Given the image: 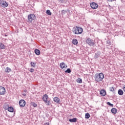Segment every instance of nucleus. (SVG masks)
I'll list each match as a JSON object with an SVG mask.
<instances>
[{"label": "nucleus", "instance_id": "11", "mask_svg": "<svg viewBox=\"0 0 125 125\" xmlns=\"http://www.w3.org/2000/svg\"><path fill=\"white\" fill-rule=\"evenodd\" d=\"M53 101L58 104H60V99L58 97H54Z\"/></svg>", "mask_w": 125, "mask_h": 125}, {"label": "nucleus", "instance_id": "34", "mask_svg": "<svg viewBox=\"0 0 125 125\" xmlns=\"http://www.w3.org/2000/svg\"><path fill=\"white\" fill-rule=\"evenodd\" d=\"M44 125H49V123H45Z\"/></svg>", "mask_w": 125, "mask_h": 125}, {"label": "nucleus", "instance_id": "25", "mask_svg": "<svg viewBox=\"0 0 125 125\" xmlns=\"http://www.w3.org/2000/svg\"><path fill=\"white\" fill-rule=\"evenodd\" d=\"M67 13V11L65 10H63L62 11V15H65Z\"/></svg>", "mask_w": 125, "mask_h": 125}, {"label": "nucleus", "instance_id": "13", "mask_svg": "<svg viewBox=\"0 0 125 125\" xmlns=\"http://www.w3.org/2000/svg\"><path fill=\"white\" fill-rule=\"evenodd\" d=\"M111 112L112 114H117V110L116 108H112L111 109Z\"/></svg>", "mask_w": 125, "mask_h": 125}, {"label": "nucleus", "instance_id": "4", "mask_svg": "<svg viewBox=\"0 0 125 125\" xmlns=\"http://www.w3.org/2000/svg\"><path fill=\"white\" fill-rule=\"evenodd\" d=\"M42 99L44 101V102H45L46 105H49V103H50V101L47 100L48 99V95H47V94H45L43 95Z\"/></svg>", "mask_w": 125, "mask_h": 125}, {"label": "nucleus", "instance_id": "15", "mask_svg": "<svg viewBox=\"0 0 125 125\" xmlns=\"http://www.w3.org/2000/svg\"><path fill=\"white\" fill-rule=\"evenodd\" d=\"M118 93L119 95H124V91L122 89H119L118 91Z\"/></svg>", "mask_w": 125, "mask_h": 125}, {"label": "nucleus", "instance_id": "33", "mask_svg": "<svg viewBox=\"0 0 125 125\" xmlns=\"http://www.w3.org/2000/svg\"><path fill=\"white\" fill-rule=\"evenodd\" d=\"M122 89H123L124 91L125 92V85L123 86Z\"/></svg>", "mask_w": 125, "mask_h": 125}, {"label": "nucleus", "instance_id": "19", "mask_svg": "<svg viewBox=\"0 0 125 125\" xmlns=\"http://www.w3.org/2000/svg\"><path fill=\"white\" fill-rule=\"evenodd\" d=\"M8 111L9 112H11V113H12L14 111V109H13V107L10 106V107H9V108H8Z\"/></svg>", "mask_w": 125, "mask_h": 125}, {"label": "nucleus", "instance_id": "28", "mask_svg": "<svg viewBox=\"0 0 125 125\" xmlns=\"http://www.w3.org/2000/svg\"><path fill=\"white\" fill-rule=\"evenodd\" d=\"M65 72V73H68V74H70V73L71 72V69L68 68Z\"/></svg>", "mask_w": 125, "mask_h": 125}, {"label": "nucleus", "instance_id": "7", "mask_svg": "<svg viewBox=\"0 0 125 125\" xmlns=\"http://www.w3.org/2000/svg\"><path fill=\"white\" fill-rule=\"evenodd\" d=\"M5 94V88L4 87L0 86V95H4Z\"/></svg>", "mask_w": 125, "mask_h": 125}, {"label": "nucleus", "instance_id": "9", "mask_svg": "<svg viewBox=\"0 0 125 125\" xmlns=\"http://www.w3.org/2000/svg\"><path fill=\"white\" fill-rule=\"evenodd\" d=\"M19 105L20 107H25V105H26V102L24 100H21L19 101Z\"/></svg>", "mask_w": 125, "mask_h": 125}, {"label": "nucleus", "instance_id": "5", "mask_svg": "<svg viewBox=\"0 0 125 125\" xmlns=\"http://www.w3.org/2000/svg\"><path fill=\"white\" fill-rule=\"evenodd\" d=\"M86 43H87V44H88V45L90 46H94V44H95L94 41L90 38H88L86 39Z\"/></svg>", "mask_w": 125, "mask_h": 125}, {"label": "nucleus", "instance_id": "37", "mask_svg": "<svg viewBox=\"0 0 125 125\" xmlns=\"http://www.w3.org/2000/svg\"><path fill=\"white\" fill-rule=\"evenodd\" d=\"M22 95H23V96H26V94H23Z\"/></svg>", "mask_w": 125, "mask_h": 125}, {"label": "nucleus", "instance_id": "20", "mask_svg": "<svg viewBox=\"0 0 125 125\" xmlns=\"http://www.w3.org/2000/svg\"><path fill=\"white\" fill-rule=\"evenodd\" d=\"M72 43L73 44H78V40H77V39H73L72 41Z\"/></svg>", "mask_w": 125, "mask_h": 125}, {"label": "nucleus", "instance_id": "1", "mask_svg": "<svg viewBox=\"0 0 125 125\" xmlns=\"http://www.w3.org/2000/svg\"><path fill=\"white\" fill-rule=\"evenodd\" d=\"M94 79L98 83L102 82L104 79V74L103 73H97L94 76Z\"/></svg>", "mask_w": 125, "mask_h": 125}, {"label": "nucleus", "instance_id": "29", "mask_svg": "<svg viewBox=\"0 0 125 125\" xmlns=\"http://www.w3.org/2000/svg\"><path fill=\"white\" fill-rule=\"evenodd\" d=\"M106 104L107 105H109V106H111V107H113V106H114V105L112 104H111L110 102H108L106 103Z\"/></svg>", "mask_w": 125, "mask_h": 125}, {"label": "nucleus", "instance_id": "21", "mask_svg": "<svg viewBox=\"0 0 125 125\" xmlns=\"http://www.w3.org/2000/svg\"><path fill=\"white\" fill-rule=\"evenodd\" d=\"M76 81L78 83H83V80H82V79L81 78H78V79H77Z\"/></svg>", "mask_w": 125, "mask_h": 125}, {"label": "nucleus", "instance_id": "39", "mask_svg": "<svg viewBox=\"0 0 125 125\" xmlns=\"http://www.w3.org/2000/svg\"><path fill=\"white\" fill-rule=\"evenodd\" d=\"M5 37H7V35L6 34H5Z\"/></svg>", "mask_w": 125, "mask_h": 125}, {"label": "nucleus", "instance_id": "26", "mask_svg": "<svg viewBox=\"0 0 125 125\" xmlns=\"http://www.w3.org/2000/svg\"><path fill=\"white\" fill-rule=\"evenodd\" d=\"M31 105L33 106V107H34L35 108H36V107H38V104H37L35 103H32Z\"/></svg>", "mask_w": 125, "mask_h": 125}, {"label": "nucleus", "instance_id": "35", "mask_svg": "<svg viewBox=\"0 0 125 125\" xmlns=\"http://www.w3.org/2000/svg\"><path fill=\"white\" fill-rule=\"evenodd\" d=\"M24 92H28V90L25 89V90H24Z\"/></svg>", "mask_w": 125, "mask_h": 125}, {"label": "nucleus", "instance_id": "38", "mask_svg": "<svg viewBox=\"0 0 125 125\" xmlns=\"http://www.w3.org/2000/svg\"><path fill=\"white\" fill-rule=\"evenodd\" d=\"M61 2H64V1H63V0H60Z\"/></svg>", "mask_w": 125, "mask_h": 125}, {"label": "nucleus", "instance_id": "27", "mask_svg": "<svg viewBox=\"0 0 125 125\" xmlns=\"http://www.w3.org/2000/svg\"><path fill=\"white\" fill-rule=\"evenodd\" d=\"M99 56H100V55H99V54L96 53L94 56V58L95 59H97V58H98V57H99Z\"/></svg>", "mask_w": 125, "mask_h": 125}, {"label": "nucleus", "instance_id": "2", "mask_svg": "<svg viewBox=\"0 0 125 125\" xmlns=\"http://www.w3.org/2000/svg\"><path fill=\"white\" fill-rule=\"evenodd\" d=\"M37 19V17L34 14H30L28 16V22L29 23H32V22H35L36 20Z\"/></svg>", "mask_w": 125, "mask_h": 125}, {"label": "nucleus", "instance_id": "10", "mask_svg": "<svg viewBox=\"0 0 125 125\" xmlns=\"http://www.w3.org/2000/svg\"><path fill=\"white\" fill-rule=\"evenodd\" d=\"M60 67L61 68V69H67V68H68V66L64 62L61 63L60 64Z\"/></svg>", "mask_w": 125, "mask_h": 125}, {"label": "nucleus", "instance_id": "18", "mask_svg": "<svg viewBox=\"0 0 125 125\" xmlns=\"http://www.w3.org/2000/svg\"><path fill=\"white\" fill-rule=\"evenodd\" d=\"M69 121L70 122V123H76V122H77V118L69 119Z\"/></svg>", "mask_w": 125, "mask_h": 125}, {"label": "nucleus", "instance_id": "17", "mask_svg": "<svg viewBox=\"0 0 125 125\" xmlns=\"http://www.w3.org/2000/svg\"><path fill=\"white\" fill-rule=\"evenodd\" d=\"M0 48L1 49H4L5 48V45L2 43H0Z\"/></svg>", "mask_w": 125, "mask_h": 125}, {"label": "nucleus", "instance_id": "12", "mask_svg": "<svg viewBox=\"0 0 125 125\" xmlns=\"http://www.w3.org/2000/svg\"><path fill=\"white\" fill-rule=\"evenodd\" d=\"M100 94L102 96H105V95H106V90L104 89L101 90L100 91Z\"/></svg>", "mask_w": 125, "mask_h": 125}, {"label": "nucleus", "instance_id": "14", "mask_svg": "<svg viewBox=\"0 0 125 125\" xmlns=\"http://www.w3.org/2000/svg\"><path fill=\"white\" fill-rule=\"evenodd\" d=\"M5 72V73H10L11 72V68L8 67H6Z\"/></svg>", "mask_w": 125, "mask_h": 125}, {"label": "nucleus", "instance_id": "22", "mask_svg": "<svg viewBox=\"0 0 125 125\" xmlns=\"http://www.w3.org/2000/svg\"><path fill=\"white\" fill-rule=\"evenodd\" d=\"M90 117V115H89V113H86L85 115V119H89Z\"/></svg>", "mask_w": 125, "mask_h": 125}, {"label": "nucleus", "instance_id": "23", "mask_svg": "<svg viewBox=\"0 0 125 125\" xmlns=\"http://www.w3.org/2000/svg\"><path fill=\"white\" fill-rule=\"evenodd\" d=\"M8 108H9L8 104H5L4 105V109H5V110H8Z\"/></svg>", "mask_w": 125, "mask_h": 125}, {"label": "nucleus", "instance_id": "16", "mask_svg": "<svg viewBox=\"0 0 125 125\" xmlns=\"http://www.w3.org/2000/svg\"><path fill=\"white\" fill-rule=\"evenodd\" d=\"M35 53L36 54V55H40V54H41V51L38 49H36L35 50Z\"/></svg>", "mask_w": 125, "mask_h": 125}, {"label": "nucleus", "instance_id": "6", "mask_svg": "<svg viewBox=\"0 0 125 125\" xmlns=\"http://www.w3.org/2000/svg\"><path fill=\"white\" fill-rule=\"evenodd\" d=\"M0 5L2 7L5 8L8 6V4L6 2V1L0 0Z\"/></svg>", "mask_w": 125, "mask_h": 125}, {"label": "nucleus", "instance_id": "32", "mask_svg": "<svg viewBox=\"0 0 125 125\" xmlns=\"http://www.w3.org/2000/svg\"><path fill=\"white\" fill-rule=\"evenodd\" d=\"M34 71H35V69H34L33 68H31L29 70V72H30V73H33V72H34Z\"/></svg>", "mask_w": 125, "mask_h": 125}, {"label": "nucleus", "instance_id": "8", "mask_svg": "<svg viewBox=\"0 0 125 125\" xmlns=\"http://www.w3.org/2000/svg\"><path fill=\"white\" fill-rule=\"evenodd\" d=\"M90 5L91 8H92L93 9H96V8L98 7V5L97 4V3L94 2L91 3Z\"/></svg>", "mask_w": 125, "mask_h": 125}, {"label": "nucleus", "instance_id": "24", "mask_svg": "<svg viewBox=\"0 0 125 125\" xmlns=\"http://www.w3.org/2000/svg\"><path fill=\"white\" fill-rule=\"evenodd\" d=\"M46 14H47V15H51L52 13L50 12V10H47L46 12Z\"/></svg>", "mask_w": 125, "mask_h": 125}, {"label": "nucleus", "instance_id": "31", "mask_svg": "<svg viewBox=\"0 0 125 125\" xmlns=\"http://www.w3.org/2000/svg\"><path fill=\"white\" fill-rule=\"evenodd\" d=\"M110 91H114L115 90V88L114 87H111L109 88Z\"/></svg>", "mask_w": 125, "mask_h": 125}, {"label": "nucleus", "instance_id": "3", "mask_svg": "<svg viewBox=\"0 0 125 125\" xmlns=\"http://www.w3.org/2000/svg\"><path fill=\"white\" fill-rule=\"evenodd\" d=\"M73 33H74L75 35H80L83 33V29L82 27L76 26L75 30L73 31Z\"/></svg>", "mask_w": 125, "mask_h": 125}, {"label": "nucleus", "instance_id": "30", "mask_svg": "<svg viewBox=\"0 0 125 125\" xmlns=\"http://www.w3.org/2000/svg\"><path fill=\"white\" fill-rule=\"evenodd\" d=\"M31 67H33V68H35V63L33 62H31Z\"/></svg>", "mask_w": 125, "mask_h": 125}, {"label": "nucleus", "instance_id": "36", "mask_svg": "<svg viewBox=\"0 0 125 125\" xmlns=\"http://www.w3.org/2000/svg\"><path fill=\"white\" fill-rule=\"evenodd\" d=\"M109 0V1L112 2V1H114L115 0Z\"/></svg>", "mask_w": 125, "mask_h": 125}]
</instances>
